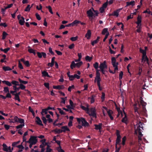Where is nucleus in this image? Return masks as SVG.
<instances>
[{
  "instance_id": "aec40b11",
  "label": "nucleus",
  "mask_w": 152,
  "mask_h": 152,
  "mask_svg": "<svg viewBox=\"0 0 152 152\" xmlns=\"http://www.w3.org/2000/svg\"><path fill=\"white\" fill-rule=\"evenodd\" d=\"M118 9L116 11H114L112 13V15H113L114 16H116V17H118L119 15Z\"/></svg>"
},
{
  "instance_id": "6ab92c4d",
  "label": "nucleus",
  "mask_w": 152,
  "mask_h": 152,
  "mask_svg": "<svg viewBox=\"0 0 152 152\" xmlns=\"http://www.w3.org/2000/svg\"><path fill=\"white\" fill-rule=\"evenodd\" d=\"M2 146L3 147V150L6 152H8V147L5 144L3 143L2 145Z\"/></svg>"
},
{
  "instance_id": "bb28decb",
  "label": "nucleus",
  "mask_w": 152,
  "mask_h": 152,
  "mask_svg": "<svg viewBox=\"0 0 152 152\" xmlns=\"http://www.w3.org/2000/svg\"><path fill=\"white\" fill-rule=\"evenodd\" d=\"M70 66L72 69H73L74 68L76 67V64L74 61H73L72 62Z\"/></svg>"
},
{
  "instance_id": "a18cd8bd",
  "label": "nucleus",
  "mask_w": 152,
  "mask_h": 152,
  "mask_svg": "<svg viewBox=\"0 0 152 152\" xmlns=\"http://www.w3.org/2000/svg\"><path fill=\"white\" fill-rule=\"evenodd\" d=\"M57 149L58 152H65L61 148V145L58 147Z\"/></svg>"
},
{
  "instance_id": "a211bd4d",
  "label": "nucleus",
  "mask_w": 152,
  "mask_h": 152,
  "mask_svg": "<svg viewBox=\"0 0 152 152\" xmlns=\"http://www.w3.org/2000/svg\"><path fill=\"white\" fill-rule=\"evenodd\" d=\"M96 69V74L95 77H100V74L99 72V71L101 72V69Z\"/></svg>"
},
{
  "instance_id": "ea45409f",
  "label": "nucleus",
  "mask_w": 152,
  "mask_h": 152,
  "mask_svg": "<svg viewBox=\"0 0 152 152\" xmlns=\"http://www.w3.org/2000/svg\"><path fill=\"white\" fill-rule=\"evenodd\" d=\"M11 83L15 85L14 86L19 85V82L18 81L15 80H13L12 81Z\"/></svg>"
},
{
  "instance_id": "2eb2a0df",
  "label": "nucleus",
  "mask_w": 152,
  "mask_h": 152,
  "mask_svg": "<svg viewBox=\"0 0 152 152\" xmlns=\"http://www.w3.org/2000/svg\"><path fill=\"white\" fill-rule=\"evenodd\" d=\"M42 76L44 77H50L48 72L45 71H44L42 72Z\"/></svg>"
},
{
  "instance_id": "2f4dec72",
  "label": "nucleus",
  "mask_w": 152,
  "mask_h": 152,
  "mask_svg": "<svg viewBox=\"0 0 152 152\" xmlns=\"http://www.w3.org/2000/svg\"><path fill=\"white\" fill-rule=\"evenodd\" d=\"M20 87H18V90H19V89L20 88L22 90H24L26 88V86H24L23 84H19V85Z\"/></svg>"
},
{
  "instance_id": "20e7f679",
  "label": "nucleus",
  "mask_w": 152,
  "mask_h": 152,
  "mask_svg": "<svg viewBox=\"0 0 152 152\" xmlns=\"http://www.w3.org/2000/svg\"><path fill=\"white\" fill-rule=\"evenodd\" d=\"M90 111L91 112V113H89V111L87 113L89 114L90 116H92L93 117L96 118V113L95 109L94 108H91L90 109Z\"/></svg>"
},
{
  "instance_id": "de8ad7c7",
  "label": "nucleus",
  "mask_w": 152,
  "mask_h": 152,
  "mask_svg": "<svg viewBox=\"0 0 152 152\" xmlns=\"http://www.w3.org/2000/svg\"><path fill=\"white\" fill-rule=\"evenodd\" d=\"M30 10V5L29 4L28 5L27 7L25 8L24 10L26 12L29 11Z\"/></svg>"
},
{
  "instance_id": "603ef678",
  "label": "nucleus",
  "mask_w": 152,
  "mask_h": 152,
  "mask_svg": "<svg viewBox=\"0 0 152 152\" xmlns=\"http://www.w3.org/2000/svg\"><path fill=\"white\" fill-rule=\"evenodd\" d=\"M24 124H20L19 125H18L17 126H16V128L17 129H21L23 128V126H24Z\"/></svg>"
},
{
  "instance_id": "49530a36",
  "label": "nucleus",
  "mask_w": 152,
  "mask_h": 152,
  "mask_svg": "<svg viewBox=\"0 0 152 152\" xmlns=\"http://www.w3.org/2000/svg\"><path fill=\"white\" fill-rule=\"evenodd\" d=\"M78 37H72L70 39V40L72 41H75L77 40L78 39Z\"/></svg>"
},
{
  "instance_id": "0e129e2a",
  "label": "nucleus",
  "mask_w": 152,
  "mask_h": 152,
  "mask_svg": "<svg viewBox=\"0 0 152 152\" xmlns=\"http://www.w3.org/2000/svg\"><path fill=\"white\" fill-rule=\"evenodd\" d=\"M109 35V32H108L106 34L104 37V39H103V41L104 42L105 41V40L108 37Z\"/></svg>"
},
{
  "instance_id": "680f3d73",
  "label": "nucleus",
  "mask_w": 152,
  "mask_h": 152,
  "mask_svg": "<svg viewBox=\"0 0 152 152\" xmlns=\"http://www.w3.org/2000/svg\"><path fill=\"white\" fill-rule=\"evenodd\" d=\"M75 87L74 85H72L71 86H69L68 88V90L70 92L71 91V89L72 88L74 89Z\"/></svg>"
},
{
  "instance_id": "5701e85b",
  "label": "nucleus",
  "mask_w": 152,
  "mask_h": 152,
  "mask_svg": "<svg viewBox=\"0 0 152 152\" xmlns=\"http://www.w3.org/2000/svg\"><path fill=\"white\" fill-rule=\"evenodd\" d=\"M2 82L3 83H4L7 86H12V83L6 80H3L2 81Z\"/></svg>"
},
{
  "instance_id": "4be33fe9",
  "label": "nucleus",
  "mask_w": 152,
  "mask_h": 152,
  "mask_svg": "<svg viewBox=\"0 0 152 152\" xmlns=\"http://www.w3.org/2000/svg\"><path fill=\"white\" fill-rule=\"evenodd\" d=\"M61 128L64 129V130H63V132H65L66 131H70L69 129L68 128L67 126H63Z\"/></svg>"
},
{
  "instance_id": "69168bd1",
  "label": "nucleus",
  "mask_w": 152,
  "mask_h": 152,
  "mask_svg": "<svg viewBox=\"0 0 152 152\" xmlns=\"http://www.w3.org/2000/svg\"><path fill=\"white\" fill-rule=\"evenodd\" d=\"M19 118L17 116H15L14 118V122H18Z\"/></svg>"
},
{
  "instance_id": "58836bf2",
  "label": "nucleus",
  "mask_w": 152,
  "mask_h": 152,
  "mask_svg": "<svg viewBox=\"0 0 152 152\" xmlns=\"http://www.w3.org/2000/svg\"><path fill=\"white\" fill-rule=\"evenodd\" d=\"M109 32L108 31V29L107 28H104L103 29L102 31V34L103 35H104L105 33Z\"/></svg>"
},
{
  "instance_id": "4468645a",
  "label": "nucleus",
  "mask_w": 152,
  "mask_h": 152,
  "mask_svg": "<svg viewBox=\"0 0 152 152\" xmlns=\"http://www.w3.org/2000/svg\"><path fill=\"white\" fill-rule=\"evenodd\" d=\"M53 88L55 89H62L64 88V86L63 85H58L57 86H53Z\"/></svg>"
},
{
  "instance_id": "6e6d98bb",
  "label": "nucleus",
  "mask_w": 152,
  "mask_h": 152,
  "mask_svg": "<svg viewBox=\"0 0 152 152\" xmlns=\"http://www.w3.org/2000/svg\"><path fill=\"white\" fill-rule=\"evenodd\" d=\"M109 50L110 53L111 54H115L116 53L113 50L110 46H109Z\"/></svg>"
},
{
  "instance_id": "8fccbe9b",
  "label": "nucleus",
  "mask_w": 152,
  "mask_h": 152,
  "mask_svg": "<svg viewBox=\"0 0 152 152\" xmlns=\"http://www.w3.org/2000/svg\"><path fill=\"white\" fill-rule=\"evenodd\" d=\"M46 8H48L49 12L52 14H53V12L52 11L51 7L50 6H49L48 7L47 6Z\"/></svg>"
},
{
  "instance_id": "7c9ffc66",
  "label": "nucleus",
  "mask_w": 152,
  "mask_h": 152,
  "mask_svg": "<svg viewBox=\"0 0 152 152\" xmlns=\"http://www.w3.org/2000/svg\"><path fill=\"white\" fill-rule=\"evenodd\" d=\"M96 97V96L93 95L91 96V98L90 102L91 103H93L95 102L94 98Z\"/></svg>"
},
{
  "instance_id": "7ed1b4c3",
  "label": "nucleus",
  "mask_w": 152,
  "mask_h": 152,
  "mask_svg": "<svg viewBox=\"0 0 152 152\" xmlns=\"http://www.w3.org/2000/svg\"><path fill=\"white\" fill-rule=\"evenodd\" d=\"M99 68L101 69V70L107 69V66L106 64V61H104L103 62L100 63Z\"/></svg>"
},
{
  "instance_id": "c9c22d12",
  "label": "nucleus",
  "mask_w": 152,
  "mask_h": 152,
  "mask_svg": "<svg viewBox=\"0 0 152 152\" xmlns=\"http://www.w3.org/2000/svg\"><path fill=\"white\" fill-rule=\"evenodd\" d=\"M18 80L19 82L21 83V84H27L28 83V82L27 81L23 80L20 78L18 79Z\"/></svg>"
},
{
  "instance_id": "37998d69",
  "label": "nucleus",
  "mask_w": 152,
  "mask_h": 152,
  "mask_svg": "<svg viewBox=\"0 0 152 152\" xmlns=\"http://www.w3.org/2000/svg\"><path fill=\"white\" fill-rule=\"evenodd\" d=\"M18 122L20 123L21 124H24L25 125L24 120L23 119L19 118Z\"/></svg>"
},
{
  "instance_id": "09e8293b",
  "label": "nucleus",
  "mask_w": 152,
  "mask_h": 152,
  "mask_svg": "<svg viewBox=\"0 0 152 152\" xmlns=\"http://www.w3.org/2000/svg\"><path fill=\"white\" fill-rule=\"evenodd\" d=\"M105 94L104 92H102V96H101V99H102V101L103 102L104 100L105 99Z\"/></svg>"
},
{
  "instance_id": "774afa93",
  "label": "nucleus",
  "mask_w": 152,
  "mask_h": 152,
  "mask_svg": "<svg viewBox=\"0 0 152 152\" xmlns=\"http://www.w3.org/2000/svg\"><path fill=\"white\" fill-rule=\"evenodd\" d=\"M49 52L53 55H55V53L53 52L52 50V49L51 48H49Z\"/></svg>"
},
{
  "instance_id": "c85d7f7f",
  "label": "nucleus",
  "mask_w": 152,
  "mask_h": 152,
  "mask_svg": "<svg viewBox=\"0 0 152 152\" xmlns=\"http://www.w3.org/2000/svg\"><path fill=\"white\" fill-rule=\"evenodd\" d=\"M8 35V34H7L5 31H3L2 33V39L3 40L4 39L6 38V36Z\"/></svg>"
},
{
  "instance_id": "5fc2aeb1",
  "label": "nucleus",
  "mask_w": 152,
  "mask_h": 152,
  "mask_svg": "<svg viewBox=\"0 0 152 152\" xmlns=\"http://www.w3.org/2000/svg\"><path fill=\"white\" fill-rule=\"evenodd\" d=\"M55 58H56L55 57H53L51 59V63L52 65L53 66H54V63H55V62H56L55 61Z\"/></svg>"
},
{
  "instance_id": "b1692460",
  "label": "nucleus",
  "mask_w": 152,
  "mask_h": 152,
  "mask_svg": "<svg viewBox=\"0 0 152 152\" xmlns=\"http://www.w3.org/2000/svg\"><path fill=\"white\" fill-rule=\"evenodd\" d=\"M143 13H147L149 15H152V12L149 9H147L146 10H145L143 12Z\"/></svg>"
},
{
  "instance_id": "f3484780",
  "label": "nucleus",
  "mask_w": 152,
  "mask_h": 152,
  "mask_svg": "<svg viewBox=\"0 0 152 152\" xmlns=\"http://www.w3.org/2000/svg\"><path fill=\"white\" fill-rule=\"evenodd\" d=\"M21 19L19 20V23L21 25H23L25 22V19L23 17H21Z\"/></svg>"
},
{
  "instance_id": "412c9836",
  "label": "nucleus",
  "mask_w": 152,
  "mask_h": 152,
  "mask_svg": "<svg viewBox=\"0 0 152 152\" xmlns=\"http://www.w3.org/2000/svg\"><path fill=\"white\" fill-rule=\"evenodd\" d=\"M52 132H55L59 134L63 132V130H61L60 129H54L52 131Z\"/></svg>"
},
{
  "instance_id": "9b49d317",
  "label": "nucleus",
  "mask_w": 152,
  "mask_h": 152,
  "mask_svg": "<svg viewBox=\"0 0 152 152\" xmlns=\"http://www.w3.org/2000/svg\"><path fill=\"white\" fill-rule=\"evenodd\" d=\"M102 123H99L98 125L95 124L94 125L95 126L94 129L96 130H99V131L100 132V130L102 128Z\"/></svg>"
},
{
  "instance_id": "4d7b16f0",
  "label": "nucleus",
  "mask_w": 152,
  "mask_h": 152,
  "mask_svg": "<svg viewBox=\"0 0 152 152\" xmlns=\"http://www.w3.org/2000/svg\"><path fill=\"white\" fill-rule=\"evenodd\" d=\"M107 112L109 116L112 115V114H113V111L110 110H109L107 111Z\"/></svg>"
},
{
  "instance_id": "bf43d9fd",
  "label": "nucleus",
  "mask_w": 152,
  "mask_h": 152,
  "mask_svg": "<svg viewBox=\"0 0 152 152\" xmlns=\"http://www.w3.org/2000/svg\"><path fill=\"white\" fill-rule=\"evenodd\" d=\"M35 15L37 19L38 20H40L41 19V18L40 17L39 15L38 14V13H36Z\"/></svg>"
},
{
  "instance_id": "a19ab883",
  "label": "nucleus",
  "mask_w": 152,
  "mask_h": 152,
  "mask_svg": "<svg viewBox=\"0 0 152 152\" xmlns=\"http://www.w3.org/2000/svg\"><path fill=\"white\" fill-rule=\"evenodd\" d=\"M93 66L95 69H98L99 67V63L97 62H96L93 64Z\"/></svg>"
},
{
  "instance_id": "6e6552de",
  "label": "nucleus",
  "mask_w": 152,
  "mask_h": 152,
  "mask_svg": "<svg viewBox=\"0 0 152 152\" xmlns=\"http://www.w3.org/2000/svg\"><path fill=\"white\" fill-rule=\"evenodd\" d=\"M140 51L142 54V56L141 59V62H143V60L145 56L146 55V53L145 50L142 49L141 48L140 49Z\"/></svg>"
},
{
  "instance_id": "338daca9",
  "label": "nucleus",
  "mask_w": 152,
  "mask_h": 152,
  "mask_svg": "<svg viewBox=\"0 0 152 152\" xmlns=\"http://www.w3.org/2000/svg\"><path fill=\"white\" fill-rule=\"evenodd\" d=\"M50 146L49 145H48V146L46 148V152H51L52 150V149L49 148Z\"/></svg>"
},
{
  "instance_id": "f03ea898",
  "label": "nucleus",
  "mask_w": 152,
  "mask_h": 152,
  "mask_svg": "<svg viewBox=\"0 0 152 152\" xmlns=\"http://www.w3.org/2000/svg\"><path fill=\"white\" fill-rule=\"evenodd\" d=\"M86 13L87 16L91 21H92L93 18L96 16L95 15H94V13L91 10H88L86 12Z\"/></svg>"
},
{
  "instance_id": "f257e3e1",
  "label": "nucleus",
  "mask_w": 152,
  "mask_h": 152,
  "mask_svg": "<svg viewBox=\"0 0 152 152\" xmlns=\"http://www.w3.org/2000/svg\"><path fill=\"white\" fill-rule=\"evenodd\" d=\"M116 135L117 136V138L115 140V145H120L121 144V136L120 135V131L118 130H116Z\"/></svg>"
},
{
  "instance_id": "39448f33",
  "label": "nucleus",
  "mask_w": 152,
  "mask_h": 152,
  "mask_svg": "<svg viewBox=\"0 0 152 152\" xmlns=\"http://www.w3.org/2000/svg\"><path fill=\"white\" fill-rule=\"evenodd\" d=\"M142 123H141V122H140V124L138 125H137V128L136 129H135V130L136 131H137L138 132V133H139V136H141L142 137L143 135V134H142V132L141 131V129H140V128H141L142 129H143V127H141L140 126H142Z\"/></svg>"
},
{
  "instance_id": "cd10ccee",
  "label": "nucleus",
  "mask_w": 152,
  "mask_h": 152,
  "mask_svg": "<svg viewBox=\"0 0 152 152\" xmlns=\"http://www.w3.org/2000/svg\"><path fill=\"white\" fill-rule=\"evenodd\" d=\"M16 92V91H10V93L12 94L13 95H17L18 96L20 94V92H19L16 94H15V93Z\"/></svg>"
},
{
  "instance_id": "9d476101",
  "label": "nucleus",
  "mask_w": 152,
  "mask_h": 152,
  "mask_svg": "<svg viewBox=\"0 0 152 152\" xmlns=\"http://www.w3.org/2000/svg\"><path fill=\"white\" fill-rule=\"evenodd\" d=\"M36 118L37 119V120L36 121V122L37 124L42 126H43V125L42 124V121L39 117L36 116Z\"/></svg>"
},
{
  "instance_id": "4c0bfd02",
  "label": "nucleus",
  "mask_w": 152,
  "mask_h": 152,
  "mask_svg": "<svg viewBox=\"0 0 152 152\" xmlns=\"http://www.w3.org/2000/svg\"><path fill=\"white\" fill-rule=\"evenodd\" d=\"M83 64L82 61H80L78 63H75L76 66L78 68H79Z\"/></svg>"
},
{
  "instance_id": "e433bc0d",
  "label": "nucleus",
  "mask_w": 152,
  "mask_h": 152,
  "mask_svg": "<svg viewBox=\"0 0 152 152\" xmlns=\"http://www.w3.org/2000/svg\"><path fill=\"white\" fill-rule=\"evenodd\" d=\"M41 119L42 120L43 123L45 124H46L47 122V119L44 116H42L41 118Z\"/></svg>"
},
{
  "instance_id": "72a5a7b5",
  "label": "nucleus",
  "mask_w": 152,
  "mask_h": 152,
  "mask_svg": "<svg viewBox=\"0 0 152 152\" xmlns=\"http://www.w3.org/2000/svg\"><path fill=\"white\" fill-rule=\"evenodd\" d=\"M48 110H47V108L45 109H43L42 110V111L41 112V113L42 115H43V113H45V114H47L48 113L47 111Z\"/></svg>"
},
{
  "instance_id": "c03bdc74",
  "label": "nucleus",
  "mask_w": 152,
  "mask_h": 152,
  "mask_svg": "<svg viewBox=\"0 0 152 152\" xmlns=\"http://www.w3.org/2000/svg\"><path fill=\"white\" fill-rule=\"evenodd\" d=\"M92 57H90L89 56H86L85 57V59L86 61H88L89 62L91 61L92 59Z\"/></svg>"
},
{
  "instance_id": "13d9d810",
  "label": "nucleus",
  "mask_w": 152,
  "mask_h": 152,
  "mask_svg": "<svg viewBox=\"0 0 152 152\" xmlns=\"http://www.w3.org/2000/svg\"><path fill=\"white\" fill-rule=\"evenodd\" d=\"M66 98L67 97H65V98H61V99L62 100L61 102V103L65 104V101L66 99Z\"/></svg>"
},
{
  "instance_id": "0eeeda50",
  "label": "nucleus",
  "mask_w": 152,
  "mask_h": 152,
  "mask_svg": "<svg viewBox=\"0 0 152 152\" xmlns=\"http://www.w3.org/2000/svg\"><path fill=\"white\" fill-rule=\"evenodd\" d=\"M82 126L84 127H88L89 126V123L86 121L85 118H82Z\"/></svg>"
},
{
  "instance_id": "1a4fd4ad",
  "label": "nucleus",
  "mask_w": 152,
  "mask_h": 152,
  "mask_svg": "<svg viewBox=\"0 0 152 152\" xmlns=\"http://www.w3.org/2000/svg\"><path fill=\"white\" fill-rule=\"evenodd\" d=\"M101 81V77H95L94 80V83L96 82L97 85L98 86H101L100 82Z\"/></svg>"
},
{
  "instance_id": "423d86ee",
  "label": "nucleus",
  "mask_w": 152,
  "mask_h": 152,
  "mask_svg": "<svg viewBox=\"0 0 152 152\" xmlns=\"http://www.w3.org/2000/svg\"><path fill=\"white\" fill-rule=\"evenodd\" d=\"M37 137L34 136H31L29 140L27 141V142L30 143V142L32 143L33 142H36V144L37 142Z\"/></svg>"
},
{
  "instance_id": "a878e982",
  "label": "nucleus",
  "mask_w": 152,
  "mask_h": 152,
  "mask_svg": "<svg viewBox=\"0 0 152 152\" xmlns=\"http://www.w3.org/2000/svg\"><path fill=\"white\" fill-rule=\"evenodd\" d=\"M80 108L83 110L87 111V113L89 111V110L88 107H86L84 106L81 105L80 106Z\"/></svg>"
},
{
  "instance_id": "f704fd0d",
  "label": "nucleus",
  "mask_w": 152,
  "mask_h": 152,
  "mask_svg": "<svg viewBox=\"0 0 152 152\" xmlns=\"http://www.w3.org/2000/svg\"><path fill=\"white\" fill-rule=\"evenodd\" d=\"M126 140V137L125 136L123 137L122 139V142L121 143L123 146L125 144V142Z\"/></svg>"
},
{
  "instance_id": "052dcab7",
  "label": "nucleus",
  "mask_w": 152,
  "mask_h": 152,
  "mask_svg": "<svg viewBox=\"0 0 152 152\" xmlns=\"http://www.w3.org/2000/svg\"><path fill=\"white\" fill-rule=\"evenodd\" d=\"M82 118H83V117H81L80 118H77V121L78 123L79 124H80L81 122V123H82Z\"/></svg>"
},
{
  "instance_id": "393cba45",
  "label": "nucleus",
  "mask_w": 152,
  "mask_h": 152,
  "mask_svg": "<svg viewBox=\"0 0 152 152\" xmlns=\"http://www.w3.org/2000/svg\"><path fill=\"white\" fill-rule=\"evenodd\" d=\"M3 69L5 71H10L12 69L8 66H4L3 67Z\"/></svg>"
},
{
  "instance_id": "864d4df0",
  "label": "nucleus",
  "mask_w": 152,
  "mask_h": 152,
  "mask_svg": "<svg viewBox=\"0 0 152 152\" xmlns=\"http://www.w3.org/2000/svg\"><path fill=\"white\" fill-rule=\"evenodd\" d=\"M37 55L38 57L39 58H42V52L40 53L39 52H37Z\"/></svg>"
},
{
  "instance_id": "79ce46f5",
  "label": "nucleus",
  "mask_w": 152,
  "mask_h": 152,
  "mask_svg": "<svg viewBox=\"0 0 152 152\" xmlns=\"http://www.w3.org/2000/svg\"><path fill=\"white\" fill-rule=\"evenodd\" d=\"M124 113L125 115V116H124V118H123L121 120V122L123 123H126V121H124V119H127V115H126V114L125 112L124 111Z\"/></svg>"
},
{
  "instance_id": "c756f323",
  "label": "nucleus",
  "mask_w": 152,
  "mask_h": 152,
  "mask_svg": "<svg viewBox=\"0 0 152 152\" xmlns=\"http://www.w3.org/2000/svg\"><path fill=\"white\" fill-rule=\"evenodd\" d=\"M123 72L122 71H121L120 73L119 74V80H120L121 82V84H121V80L122 79L123 76Z\"/></svg>"
},
{
  "instance_id": "3c124183",
  "label": "nucleus",
  "mask_w": 152,
  "mask_h": 152,
  "mask_svg": "<svg viewBox=\"0 0 152 152\" xmlns=\"http://www.w3.org/2000/svg\"><path fill=\"white\" fill-rule=\"evenodd\" d=\"M23 63L27 67H29L30 65L28 61H25Z\"/></svg>"
},
{
  "instance_id": "f8f14e48",
  "label": "nucleus",
  "mask_w": 152,
  "mask_h": 152,
  "mask_svg": "<svg viewBox=\"0 0 152 152\" xmlns=\"http://www.w3.org/2000/svg\"><path fill=\"white\" fill-rule=\"evenodd\" d=\"M91 34V30H88L85 35V37L87 38V39H90Z\"/></svg>"
},
{
  "instance_id": "e2e57ef3",
  "label": "nucleus",
  "mask_w": 152,
  "mask_h": 152,
  "mask_svg": "<svg viewBox=\"0 0 152 152\" xmlns=\"http://www.w3.org/2000/svg\"><path fill=\"white\" fill-rule=\"evenodd\" d=\"M108 4V2L107 1L106 2L104 3L102 6V7L104 8H106L107 5Z\"/></svg>"
},
{
  "instance_id": "dca6fc26",
  "label": "nucleus",
  "mask_w": 152,
  "mask_h": 152,
  "mask_svg": "<svg viewBox=\"0 0 152 152\" xmlns=\"http://www.w3.org/2000/svg\"><path fill=\"white\" fill-rule=\"evenodd\" d=\"M137 21L136 22V24H141L142 17L141 16L138 15L137 18Z\"/></svg>"
},
{
  "instance_id": "473e14b6",
  "label": "nucleus",
  "mask_w": 152,
  "mask_h": 152,
  "mask_svg": "<svg viewBox=\"0 0 152 152\" xmlns=\"http://www.w3.org/2000/svg\"><path fill=\"white\" fill-rule=\"evenodd\" d=\"M57 110L59 111V113L62 115H65L66 114V113L64 112L63 110H62L60 108H57Z\"/></svg>"
},
{
  "instance_id": "ddd939ff",
  "label": "nucleus",
  "mask_w": 152,
  "mask_h": 152,
  "mask_svg": "<svg viewBox=\"0 0 152 152\" xmlns=\"http://www.w3.org/2000/svg\"><path fill=\"white\" fill-rule=\"evenodd\" d=\"M135 2L134 1H132L130 2H126V5L125 6V7L129 6L130 5H131L132 7L135 5Z\"/></svg>"
}]
</instances>
